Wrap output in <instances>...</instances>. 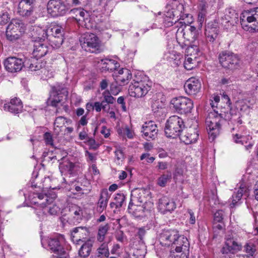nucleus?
Returning <instances> with one entry per match:
<instances>
[{
    "instance_id": "obj_1",
    "label": "nucleus",
    "mask_w": 258,
    "mask_h": 258,
    "mask_svg": "<svg viewBox=\"0 0 258 258\" xmlns=\"http://www.w3.org/2000/svg\"><path fill=\"white\" fill-rule=\"evenodd\" d=\"M160 240L161 244L164 246L176 245L175 251L177 252H181L182 249H186L188 244L187 239L179 236L178 231L175 230L163 231L160 235Z\"/></svg>"
},
{
    "instance_id": "obj_2",
    "label": "nucleus",
    "mask_w": 258,
    "mask_h": 258,
    "mask_svg": "<svg viewBox=\"0 0 258 258\" xmlns=\"http://www.w3.org/2000/svg\"><path fill=\"white\" fill-rule=\"evenodd\" d=\"M29 199L32 204L41 208H44L48 206L47 211L50 215H56L59 211L60 208L58 206L53 203V199H49L46 195L33 192L30 194Z\"/></svg>"
},
{
    "instance_id": "obj_3",
    "label": "nucleus",
    "mask_w": 258,
    "mask_h": 258,
    "mask_svg": "<svg viewBox=\"0 0 258 258\" xmlns=\"http://www.w3.org/2000/svg\"><path fill=\"white\" fill-rule=\"evenodd\" d=\"M242 28L252 32L258 31V8L243 12L240 16Z\"/></svg>"
},
{
    "instance_id": "obj_4",
    "label": "nucleus",
    "mask_w": 258,
    "mask_h": 258,
    "mask_svg": "<svg viewBox=\"0 0 258 258\" xmlns=\"http://www.w3.org/2000/svg\"><path fill=\"white\" fill-rule=\"evenodd\" d=\"M221 66L225 70L230 72L239 69L241 66L240 57L237 54L229 51H223L218 55Z\"/></svg>"
},
{
    "instance_id": "obj_5",
    "label": "nucleus",
    "mask_w": 258,
    "mask_h": 258,
    "mask_svg": "<svg viewBox=\"0 0 258 258\" xmlns=\"http://www.w3.org/2000/svg\"><path fill=\"white\" fill-rule=\"evenodd\" d=\"M184 128L183 119L177 115L170 116L166 121L165 134L167 137L175 138L180 135Z\"/></svg>"
},
{
    "instance_id": "obj_6",
    "label": "nucleus",
    "mask_w": 258,
    "mask_h": 258,
    "mask_svg": "<svg viewBox=\"0 0 258 258\" xmlns=\"http://www.w3.org/2000/svg\"><path fill=\"white\" fill-rule=\"evenodd\" d=\"M151 86L152 82L147 77H144L140 80H134V82L130 86L129 94L134 97H142L148 93Z\"/></svg>"
},
{
    "instance_id": "obj_7",
    "label": "nucleus",
    "mask_w": 258,
    "mask_h": 258,
    "mask_svg": "<svg viewBox=\"0 0 258 258\" xmlns=\"http://www.w3.org/2000/svg\"><path fill=\"white\" fill-rule=\"evenodd\" d=\"M223 120L221 114L214 110L209 113L206 118V125L209 136L214 140L219 135L221 122Z\"/></svg>"
},
{
    "instance_id": "obj_8",
    "label": "nucleus",
    "mask_w": 258,
    "mask_h": 258,
    "mask_svg": "<svg viewBox=\"0 0 258 258\" xmlns=\"http://www.w3.org/2000/svg\"><path fill=\"white\" fill-rule=\"evenodd\" d=\"M170 103L174 111L181 114L190 113L194 107L193 101L186 97L179 96L173 98L171 99Z\"/></svg>"
},
{
    "instance_id": "obj_9",
    "label": "nucleus",
    "mask_w": 258,
    "mask_h": 258,
    "mask_svg": "<svg viewBox=\"0 0 258 258\" xmlns=\"http://www.w3.org/2000/svg\"><path fill=\"white\" fill-rule=\"evenodd\" d=\"M79 40L82 48L86 51L95 53L99 52L100 41L95 34L85 33L81 35Z\"/></svg>"
},
{
    "instance_id": "obj_10",
    "label": "nucleus",
    "mask_w": 258,
    "mask_h": 258,
    "mask_svg": "<svg viewBox=\"0 0 258 258\" xmlns=\"http://www.w3.org/2000/svg\"><path fill=\"white\" fill-rule=\"evenodd\" d=\"M24 30V25L20 20L13 19L7 28V38L11 41H15L20 38Z\"/></svg>"
},
{
    "instance_id": "obj_11",
    "label": "nucleus",
    "mask_w": 258,
    "mask_h": 258,
    "mask_svg": "<svg viewBox=\"0 0 258 258\" xmlns=\"http://www.w3.org/2000/svg\"><path fill=\"white\" fill-rule=\"evenodd\" d=\"M71 13L75 15L74 19L79 24L84 26L88 29L96 28V24L93 21L89 14L84 10L81 9H74L70 11Z\"/></svg>"
},
{
    "instance_id": "obj_12",
    "label": "nucleus",
    "mask_w": 258,
    "mask_h": 258,
    "mask_svg": "<svg viewBox=\"0 0 258 258\" xmlns=\"http://www.w3.org/2000/svg\"><path fill=\"white\" fill-rule=\"evenodd\" d=\"M152 201L151 192L149 189L144 188L134 189L131 193L130 208L133 204H146V202Z\"/></svg>"
},
{
    "instance_id": "obj_13",
    "label": "nucleus",
    "mask_w": 258,
    "mask_h": 258,
    "mask_svg": "<svg viewBox=\"0 0 258 258\" xmlns=\"http://www.w3.org/2000/svg\"><path fill=\"white\" fill-rule=\"evenodd\" d=\"M69 9L62 0H50L47 6V12L52 17L63 16Z\"/></svg>"
},
{
    "instance_id": "obj_14",
    "label": "nucleus",
    "mask_w": 258,
    "mask_h": 258,
    "mask_svg": "<svg viewBox=\"0 0 258 258\" xmlns=\"http://www.w3.org/2000/svg\"><path fill=\"white\" fill-rule=\"evenodd\" d=\"M67 96L66 89L61 86H56L52 87L50 93L48 102L53 106H57L63 100H66Z\"/></svg>"
},
{
    "instance_id": "obj_15",
    "label": "nucleus",
    "mask_w": 258,
    "mask_h": 258,
    "mask_svg": "<svg viewBox=\"0 0 258 258\" xmlns=\"http://www.w3.org/2000/svg\"><path fill=\"white\" fill-rule=\"evenodd\" d=\"M48 35L50 45L54 48H59L63 41V29L62 27L55 26L50 29Z\"/></svg>"
},
{
    "instance_id": "obj_16",
    "label": "nucleus",
    "mask_w": 258,
    "mask_h": 258,
    "mask_svg": "<svg viewBox=\"0 0 258 258\" xmlns=\"http://www.w3.org/2000/svg\"><path fill=\"white\" fill-rule=\"evenodd\" d=\"M154 204L153 201L146 202V204H133L130 208V205L128 207V210L130 213H132L136 217H143L144 213L149 212L153 208Z\"/></svg>"
},
{
    "instance_id": "obj_17",
    "label": "nucleus",
    "mask_w": 258,
    "mask_h": 258,
    "mask_svg": "<svg viewBox=\"0 0 258 258\" xmlns=\"http://www.w3.org/2000/svg\"><path fill=\"white\" fill-rule=\"evenodd\" d=\"M6 69L9 72L15 73L20 71L25 66V62L21 58L10 57L4 62Z\"/></svg>"
},
{
    "instance_id": "obj_18",
    "label": "nucleus",
    "mask_w": 258,
    "mask_h": 258,
    "mask_svg": "<svg viewBox=\"0 0 258 258\" xmlns=\"http://www.w3.org/2000/svg\"><path fill=\"white\" fill-rule=\"evenodd\" d=\"M142 132L144 138L147 140H154L157 135L158 130L156 123L152 121L145 122L142 125Z\"/></svg>"
},
{
    "instance_id": "obj_19",
    "label": "nucleus",
    "mask_w": 258,
    "mask_h": 258,
    "mask_svg": "<svg viewBox=\"0 0 258 258\" xmlns=\"http://www.w3.org/2000/svg\"><path fill=\"white\" fill-rule=\"evenodd\" d=\"M184 88L187 94L195 95L200 91L201 84L199 79L196 78H190L185 83Z\"/></svg>"
},
{
    "instance_id": "obj_20",
    "label": "nucleus",
    "mask_w": 258,
    "mask_h": 258,
    "mask_svg": "<svg viewBox=\"0 0 258 258\" xmlns=\"http://www.w3.org/2000/svg\"><path fill=\"white\" fill-rule=\"evenodd\" d=\"M219 33L218 23L215 21L209 22L206 26L205 34L208 41L213 42Z\"/></svg>"
},
{
    "instance_id": "obj_21",
    "label": "nucleus",
    "mask_w": 258,
    "mask_h": 258,
    "mask_svg": "<svg viewBox=\"0 0 258 258\" xmlns=\"http://www.w3.org/2000/svg\"><path fill=\"white\" fill-rule=\"evenodd\" d=\"M199 137V134L196 127H189L180 135L181 141L185 144H190L195 143Z\"/></svg>"
},
{
    "instance_id": "obj_22",
    "label": "nucleus",
    "mask_w": 258,
    "mask_h": 258,
    "mask_svg": "<svg viewBox=\"0 0 258 258\" xmlns=\"http://www.w3.org/2000/svg\"><path fill=\"white\" fill-rule=\"evenodd\" d=\"M60 239L62 238L54 237L50 238L48 240V248L58 256H61L64 253V250L60 244Z\"/></svg>"
},
{
    "instance_id": "obj_23",
    "label": "nucleus",
    "mask_w": 258,
    "mask_h": 258,
    "mask_svg": "<svg viewBox=\"0 0 258 258\" xmlns=\"http://www.w3.org/2000/svg\"><path fill=\"white\" fill-rule=\"evenodd\" d=\"M4 108L5 111L17 114L22 110V102L19 99L15 97L11 100L10 102L5 104Z\"/></svg>"
},
{
    "instance_id": "obj_24",
    "label": "nucleus",
    "mask_w": 258,
    "mask_h": 258,
    "mask_svg": "<svg viewBox=\"0 0 258 258\" xmlns=\"http://www.w3.org/2000/svg\"><path fill=\"white\" fill-rule=\"evenodd\" d=\"M88 235V229L85 227H78L73 229L71 233V238L74 242L79 244L83 242V239H85Z\"/></svg>"
},
{
    "instance_id": "obj_25",
    "label": "nucleus",
    "mask_w": 258,
    "mask_h": 258,
    "mask_svg": "<svg viewBox=\"0 0 258 258\" xmlns=\"http://www.w3.org/2000/svg\"><path fill=\"white\" fill-rule=\"evenodd\" d=\"M109 198L107 189H102L100 191L97 206V211L99 213H102L106 208Z\"/></svg>"
},
{
    "instance_id": "obj_26",
    "label": "nucleus",
    "mask_w": 258,
    "mask_h": 258,
    "mask_svg": "<svg viewBox=\"0 0 258 258\" xmlns=\"http://www.w3.org/2000/svg\"><path fill=\"white\" fill-rule=\"evenodd\" d=\"M48 51V46L46 44L35 40L33 51L34 57L41 58L46 55Z\"/></svg>"
},
{
    "instance_id": "obj_27",
    "label": "nucleus",
    "mask_w": 258,
    "mask_h": 258,
    "mask_svg": "<svg viewBox=\"0 0 258 258\" xmlns=\"http://www.w3.org/2000/svg\"><path fill=\"white\" fill-rule=\"evenodd\" d=\"M175 208L174 202L167 197H163L159 201V208L163 212H171Z\"/></svg>"
},
{
    "instance_id": "obj_28",
    "label": "nucleus",
    "mask_w": 258,
    "mask_h": 258,
    "mask_svg": "<svg viewBox=\"0 0 258 258\" xmlns=\"http://www.w3.org/2000/svg\"><path fill=\"white\" fill-rule=\"evenodd\" d=\"M100 63L102 66L101 70L102 72H113L119 67V63L111 59H102L101 60Z\"/></svg>"
},
{
    "instance_id": "obj_29",
    "label": "nucleus",
    "mask_w": 258,
    "mask_h": 258,
    "mask_svg": "<svg viewBox=\"0 0 258 258\" xmlns=\"http://www.w3.org/2000/svg\"><path fill=\"white\" fill-rule=\"evenodd\" d=\"M92 246V241L90 239H88L82 245L79 249V255L82 258L88 257L91 253Z\"/></svg>"
},
{
    "instance_id": "obj_30",
    "label": "nucleus",
    "mask_w": 258,
    "mask_h": 258,
    "mask_svg": "<svg viewBox=\"0 0 258 258\" xmlns=\"http://www.w3.org/2000/svg\"><path fill=\"white\" fill-rule=\"evenodd\" d=\"M39 58H32L25 62V65L27 66L29 70L31 71H36L42 69L44 66V63L39 59Z\"/></svg>"
},
{
    "instance_id": "obj_31",
    "label": "nucleus",
    "mask_w": 258,
    "mask_h": 258,
    "mask_svg": "<svg viewBox=\"0 0 258 258\" xmlns=\"http://www.w3.org/2000/svg\"><path fill=\"white\" fill-rule=\"evenodd\" d=\"M145 250L143 244L139 246L133 247L130 249L129 256L131 258H144Z\"/></svg>"
},
{
    "instance_id": "obj_32",
    "label": "nucleus",
    "mask_w": 258,
    "mask_h": 258,
    "mask_svg": "<svg viewBox=\"0 0 258 258\" xmlns=\"http://www.w3.org/2000/svg\"><path fill=\"white\" fill-rule=\"evenodd\" d=\"M33 12L32 6H29L26 5L24 2H20L18 7L17 13L23 17H28L32 14Z\"/></svg>"
},
{
    "instance_id": "obj_33",
    "label": "nucleus",
    "mask_w": 258,
    "mask_h": 258,
    "mask_svg": "<svg viewBox=\"0 0 258 258\" xmlns=\"http://www.w3.org/2000/svg\"><path fill=\"white\" fill-rule=\"evenodd\" d=\"M188 31L190 32L192 36V39L190 40L189 38H187L185 37V34L184 32H183V30L179 31V30H178L177 33H176V39L178 40V39L179 38V37L181 36H182L183 38L186 40L187 41H191V42H195L198 36V32L196 30V28L192 26H189L188 28Z\"/></svg>"
},
{
    "instance_id": "obj_34",
    "label": "nucleus",
    "mask_w": 258,
    "mask_h": 258,
    "mask_svg": "<svg viewBox=\"0 0 258 258\" xmlns=\"http://www.w3.org/2000/svg\"><path fill=\"white\" fill-rule=\"evenodd\" d=\"M70 214L73 217L74 222H80L82 219L83 212L80 207L74 205L70 209Z\"/></svg>"
},
{
    "instance_id": "obj_35",
    "label": "nucleus",
    "mask_w": 258,
    "mask_h": 258,
    "mask_svg": "<svg viewBox=\"0 0 258 258\" xmlns=\"http://www.w3.org/2000/svg\"><path fill=\"white\" fill-rule=\"evenodd\" d=\"M62 160L63 161L59 163V168L61 171H68L69 173H72L76 166L75 164L66 158H62Z\"/></svg>"
},
{
    "instance_id": "obj_36",
    "label": "nucleus",
    "mask_w": 258,
    "mask_h": 258,
    "mask_svg": "<svg viewBox=\"0 0 258 258\" xmlns=\"http://www.w3.org/2000/svg\"><path fill=\"white\" fill-rule=\"evenodd\" d=\"M34 38L37 41L44 40L46 38L48 37L47 30L41 27H36L34 32Z\"/></svg>"
},
{
    "instance_id": "obj_37",
    "label": "nucleus",
    "mask_w": 258,
    "mask_h": 258,
    "mask_svg": "<svg viewBox=\"0 0 258 258\" xmlns=\"http://www.w3.org/2000/svg\"><path fill=\"white\" fill-rule=\"evenodd\" d=\"M247 188L245 186L240 185L239 189L236 194H234L231 198L232 203L230 204L231 207H234L236 204L239 201L244 193L246 192Z\"/></svg>"
},
{
    "instance_id": "obj_38",
    "label": "nucleus",
    "mask_w": 258,
    "mask_h": 258,
    "mask_svg": "<svg viewBox=\"0 0 258 258\" xmlns=\"http://www.w3.org/2000/svg\"><path fill=\"white\" fill-rule=\"evenodd\" d=\"M193 44H190L186 49L185 55L189 57L198 58L199 48L198 47L196 41L192 42Z\"/></svg>"
},
{
    "instance_id": "obj_39",
    "label": "nucleus",
    "mask_w": 258,
    "mask_h": 258,
    "mask_svg": "<svg viewBox=\"0 0 258 258\" xmlns=\"http://www.w3.org/2000/svg\"><path fill=\"white\" fill-rule=\"evenodd\" d=\"M197 58L185 55L184 67L187 70H191L196 66Z\"/></svg>"
},
{
    "instance_id": "obj_40",
    "label": "nucleus",
    "mask_w": 258,
    "mask_h": 258,
    "mask_svg": "<svg viewBox=\"0 0 258 258\" xmlns=\"http://www.w3.org/2000/svg\"><path fill=\"white\" fill-rule=\"evenodd\" d=\"M109 226L108 224L100 226L99 227L97 235V241H99L100 242H103L105 239V235L107 234Z\"/></svg>"
},
{
    "instance_id": "obj_41",
    "label": "nucleus",
    "mask_w": 258,
    "mask_h": 258,
    "mask_svg": "<svg viewBox=\"0 0 258 258\" xmlns=\"http://www.w3.org/2000/svg\"><path fill=\"white\" fill-rule=\"evenodd\" d=\"M172 177V173L170 171H167L166 174L162 175L158 179V184L162 187L165 186L166 184L169 181Z\"/></svg>"
},
{
    "instance_id": "obj_42",
    "label": "nucleus",
    "mask_w": 258,
    "mask_h": 258,
    "mask_svg": "<svg viewBox=\"0 0 258 258\" xmlns=\"http://www.w3.org/2000/svg\"><path fill=\"white\" fill-rule=\"evenodd\" d=\"M128 76L125 75L116 76V78H115V80L116 82L119 83L120 85H124L127 84L132 77V75L130 71H128Z\"/></svg>"
},
{
    "instance_id": "obj_43",
    "label": "nucleus",
    "mask_w": 258,
    "mask_h": 258,
    "mask_svg": "<svg viewBox=\"0 0 258 258\" xmlns=\"http://www.w3.org/2000/svg\"><path fill=\"white\" fill-rule=\"evenodd\" d=\"M226 245L227 246L229 251L231 250H240L241 245L232 239L227 240L226 242Z\"/></svg>"
},
{
    "instance_id": "obj_44",
    "label": "nucleus",
    "mask_w": 258,
    "mask_h": 258,
    "mask_svg": "<svg viewBox=\"0 0 258 258\" xmlns=\"http://www.w3.org/2000/svg\"><path fill=\"white\" fill-rule=\"evenodd\" d=\"M98 253L103 255L104 256L108 257L109 255V251L108 247V243H103L97 249Z\"/></svg>"
},
{
    "instance_id": "obj_45",
    "label": "nucleus",
    "mask_w": 258,
    "mask_h": 258,
    "mask_svg": "<svg viewBox=\"0 0 258 258\" xmlns=\"http://www.w3.org/2000/svg\"><path fill=\"white\" fill-rule=\"evenodd\" d=\"M244 251L247 253L249 256H253L256 251L255 245L250 243H247L244 247Z\"/></svg>"
},
{
    "instance_id": "obj_46",
    "label": "nucleus",
    "mask_w": 258,
    "mask_h": 258,
    "mask_svg": "<svg viewBox=\"0 0 258 258\" xmlns=\"http://www.w3.org/2000/svg\"><path fill=\"white\" fill-rule=\"evenodd\" d=\"M66 122H67V120L65 117L63 116H59L56 117L54 122L55 129L56 130V127L59 129L60 128L63 127L64 125Z\"/></svg>"
},
{
    "instance_id": "obj_47",
    "label": "nucleus",
    "mask_w": 258,
    "mask_h": 258,
    "mask_svg": "<svg viewBox=\"0 0 258 258\" xmlns=\"http://www.w3.org/2000/svg\"><path fill=\"white\" fill-rule=\"evenodd\" d=\"M115 201V207L120 208L122 206L123 203L125 200V196L122 194H118L114 198Z\"/></svg>"
},
{
    "instance_id": "obj_48",
    "label": "nucleus",
    "mask_w": 258,
    "mask_h": 258,
    "mask_svg": "<svg viewBox=\"0 0 258 258\" xmlns=\"http://www.w3.org/2000/svg\"><path fill=\"white\" fill-rule=\"evenodd\" d=\"M103 100L102 101H105V103L108 104H113L115 101L114 98L110 95L109 91H105L102 93Z\"/></svg>"
},
{
    "instance_id": "obj_49",
    "label": "nucleus",
    "mask_w": 258,
    "mask_h": 258,
    "mask_svg": "<svg viewBox=\"0 0 258 258\" xmlns=\"http://www.w3.org/2000/svg\"><path fill=\"white\" fill-rule=\"evenodd\" d=\"M165 16L167 19V20H165V21H168L169 25H172L176 21V20H174L175 14L172 10L167 12Z\"/></svg>"
},
{
    "instance_id": "obj_50",
    "label": "nucleus",
    "mask_w": 258,
    "mask_h": 258,
    "mask_svg": "<svg viewBox=\"0 0 258 258\" xmlns=\"http://www.w3.org/2000/svg\"><path fill=\"white\" fill-rule=\"evenodd\" d=\"M233 139L236 143L243 144L244 142H245L246 137L245 136L238 133L233 134Z\"/></svg>"
},
{
    "instance_id": "obj_51",
    "label": "nucleus",
    "mask_w": 258,
    "mask_h": 258,
    "mask_svg": "<svg viewBox=\"0 0 258 258\" xmlns=\"http://www.w3.org/2000/svg\"><path fill=\"white\" fill-rule=\"evenodd\" d=\"M88 0H67L69 5L73 6L79 5H85L87 4Z\"/></svg>"
},
{
    "instance_id": "obj_52",
    "label": "nucleus",
    "mask_w": 258,
    "mask_h": 258,
    "mask_svg": "<svg viewBox=\"0 0 258 258\" xmlns=\"http://www.w3.org/2000/svg\"><path fill=\"white\" fill-rule=\"evenodd\" d=\"M223 219V211L222 210H219L217 211L214 217V222L220 223L222 222Z\"/></svg>"
},
{
    "instance_id": "obj_53",
    "label": "nucleus",
    "mask_w": 258,
    "mask_h": 258,
    "mask_svg": "<svg viewBox=\"0 0 258 258\" xmlns=\"http://www.w3.org/2000/svg\"><path fill=\"white\" fill-rule=\"evenodd\" d=\"M141 160H146V162L149 163L153 162L155 160V158L153 157H150V154L148 153H145L142 154L140 157Z\"/></svg>"
},
{
    "instance_id": "obj_54",
    "label": "nucleus",
    "mask_w": 258,
    "mask_h": 258,
    "mask_svg": "<svg viewBox=\"0 0 258 258\" xmlns=\"http://www.w3.org/2000/svg\"><path fill=\"white\" fill-rule=\"evenodd\" d=\"M44 139L45 143L47 145H50L52 147L53 146V140L51 134L49 133H45V134L44 135Z\"/></svg>"
},
{
    "instance_id": "obj_55",
    "label": "nucleus",
    "mask_w": 258,
    "mask_h": 258,
    "mask_svg": "<svg viewBox=\"0 0 258 258\" xmlns=\"http://www.w3.org/2000/svg\"><path fill=\"white\" fill-rule=\"evenodd\" d=\"M128 71L130 70L127 69L122 68L121 69L118 70L117 72H114L113 76L115 77V78H116V76H122L125 75L128 76Z\"/></svg>"
},
{
    "instance_id": "obj_56",
    "label": "nucleus",
    "mask_w": 258,
    "mask_h": 258,
    "mask_svg": "<svg viewBox=\"0 0 258 258\" xmlns=\"http://www.w3.org/2000/svg\"><path fill=\"white\" fill-rule=\"evenodd\" d=\"M87 143L91 149H96L98 147V145L96 144L95 140L92 138H89L87 139Z\"/></svg>"
},
{
    "instance_id": "obj_57",
    "label": "nucleus",
    "mask_w": 258,
    "mask_h": 258,
    "mask_svg": "<svg viewBox=\"0 0 258 258\" xmlns=\"http://www.w3.org/2000/svg\"><path fill=\"white\" fill-rule=\"evenodd\" d=\"M206 15V13L204 12H199L198 14V21L199 23V26L201 27L205 20V18Z\"/></svg>"
},
{
    "instance_id": "obj_58",
    "label": "nucleus",
    "mask_w": 258,
    "mask_h": 258,
    "mask_svg": "<svg viewBox=\"0 0 258 258\" xmlns=\"http://www.w3.org/2000/svg\"><path fill=\"white\" fill-rule=\"evenodd\" d=\"M10 19L9 15L7 13H3L2 15H0V23L2 24H6L8 20Z\"/></svg>"
},
{
    "instance_id": "obj_59",
    "label": "nucleus",
    "mask_w": 258,
    "mask_h": 258,
    "mask_svg": "<svg viewBox=\"0 0 258 258\" xmlns=\"http://www.w3.org/2000/svg\"><path fill=\"white\" fill-rule=\"evenodd\" d=\"M188 213L189 215V223L191 224H194L196 223V218L194 212L190 209L188 210Z\"/></svg>"
},
{
    "instance_id": "obj_60",
    "label": "nucleus",
    "mask_w": 258,
    "mask_h": 258,
    "mask_svg": "<svg viewBox=\"0 0 258 258\" xmlns=\"http://www.w3.org/2000/svg\"><path fill=\"white\" fill-rule=\"evenodd\" d=\"M85 156L87 157V160L92 162L96 160V154H92L88 151H85Z\"/></svg>"
},
{
    "instance_id": "obj_61",
    "label": "nucleus",
    "mask_w": 258,
    "mask_h": 258,
    "mask_svg": "<svg viewBox=\"0 0 258 258\" xmlns=\"http://www.w3.org/2000/svg\"><path fill=\"white\" fill-rule=\"evenodd\" d=\"M224 227V224L223 222H220V223L218 222H214L213 228L215 230H221L223 229Z\"/></svg>"
},
{
    "instance_id": "obj_62",
    "label": "nucleus",
    "mask_w": 258,
    "mask_h": 258,
    "mask_svg": "<svg viewBox=\"0 0 258 258\" xmlns=\"http://www.w3.org/2000/svg\"><path fill=\"white\" fill-rule=\"evenodd\" d=\"M110 91L112 94H117L119 92V88L116 85H114L113 84H112L110 85Z\"/></svg>"
},
{
    "instance_id": "obj_63",
    "label": "nucleus",
    "mask_w": 258,
    "mask_h": 258,
    "mask_svg": "<svg viewBox=\"0 0 258 258\" xmlns=\"http://www.w3.org/2000/svg\"><path fill=\"white\" fill-rule=\"evenodd\" d=\"M115 157L118 161L121 160L123 158L122 151L121 150L118 149L115 152Z\"/></svg>"
},
{
    "instance_id": "obj_64",
    "label": "nucleus",
    "mask_w": 258,
    "mask_h": 258,
    "mask_svg": "<svg viewBox=\"0 0 258 258\" xmlns=\"http://www.w3.org/2000/svg\"><path fill=\"white\" fill-rule=\"evenodd\" d=\"M253 193L255 199L258 201V180L256 181L253 187Z\"/></svg>"
}]
</instances>
